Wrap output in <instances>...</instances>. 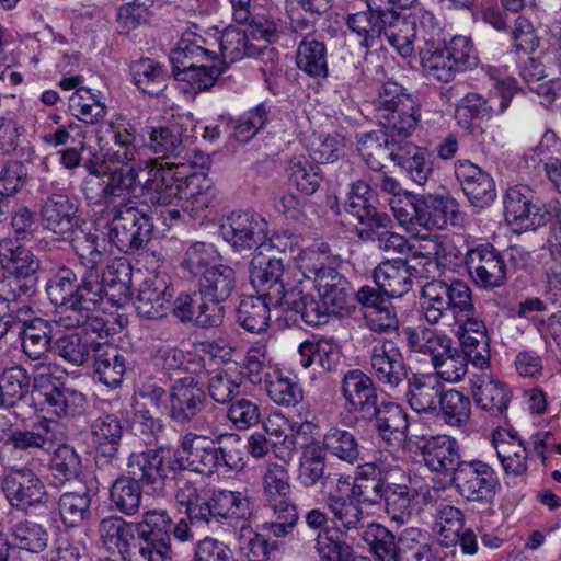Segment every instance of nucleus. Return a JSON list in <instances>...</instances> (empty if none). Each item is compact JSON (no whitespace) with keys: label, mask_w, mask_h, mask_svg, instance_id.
<instances>
[{"label":"nucleus","mask_w":561,"mask_h":561,"mask_svg":"<svg viewBox=\"0 0 561 561\" xmlns=\"http://www.w3.org/2000/svg\"><path fill=\"white\" fill-rule=\"evenodd\" d=\"M241 437L238 434H220L215 439L196 433H186L181 440L182 469L210 476L220 468H241Z\"/></svg>","instance_id":"f257e3e1"},{"label":"nucleus","mask_w":561,"mask_h":561,"mask_svg":"<svg viewBox=\"0 0 561 561\" xmlns=\"http://www.w3.org/2000/svg\"><path fill=\"white\" fill-rule=\"evenodd\" d=\"M445 250L443 243L433 241L426 253H414L416 264L401 259L381 262L374 271V282L386 297H402L411 290L413 278L428 277L437 268L438 257Z\"/></svg>","instance_id":"f03ea898"},{"label":"nucleus","mask_w":561,"mask_h":561,"mask_svg":"<svg viewBox=\"0 0 561 561\" xmlns=\"http://www.w3.org/2000/svg\"><path fill=\"white\" fill-rule=\"evenodd\" d=\"M371 105L379 124L392 138H407L414 131L420 110L416 100L394 81L385 82Z\"/></svg>","instance_id":"7ed1b4c3"},{"label":"nucleus","mask_w":561,"mask_h":561,"mask_svg":"<svg viewBox=\"0 0 561 561\" xmlns=\"http://www.w3.org/2000/svg\"><path fill=\"white\" fill-rule=\"evenodd\" d=\"M98 290L96 268L93 267L88 268L79 280L72 268L61 266L48 279L46 286L50 301L62 308L65 316L77 314L81 321L91 310Z\"/></svg>","instance_id":"20e7f679"},{"label":"nucleus","mask_w":561,"mask_h":561,"mask_svg":"<svg viewBox=\"0 0 561 561\" xmlns=\"http://www.w3.org/2000/svg\"><path fill=\"white\" fill-rule=\"evenodd\" d=\"M263 500L273 512L274 519L264 524V529L275 537L290 535L299 520L297 506L291 497L287 469L278 463L266 467L262 477Z\"/></svg>","instance_id":"39448f33"},{"label":"nucleus","mask_w":561,"mask_h":561,"mask_svg":"<svg viewBox=\"0 0 561 561\" xmlns=\"http://www.w3.org/2000/svg\"><path fill=\"white\" fill-rule=\"evenodd\" d=\"M137 182V170L129 163L123 164L104 173L100 179L84 181L83 194L87 199H95V203L103 204L110 214L136 206V202L131 199V193Z\"/></svg>","instance_id":"423d86ee"},{"label":"nucleus","mask_w":561,"mask_h":561,"mask_svg":"<svg viewBox=\"0 0 561 561\" xmlns=\"http://www.w3.org/2000/svg\"><path fill=\"white\" fill-rule=\"evenodd\" d=\"M172 519L165 510H150L135 524L139 552L134 561H173L170 526Z\"/></svg>","instance_id":"0eeeda50"},{"label":"nucleus","mask_w":561,"mask_h":561,"mask_svg":"<svg viewBox=\"0 0 561 561\" xmlns=\"http://www.w3.org/2000/svg\"><path fill=\"white\" fill-rule=\"evenodd\" d=\"M34 389L43 399L42 404L47 412L58 417L79 415L88 404L82 392L53 381L50 365L47 363L35 365Z\"/></svg>","instance_id":"6e6552de"},{"label":"nucleus","mask_w":561,"mask_h":561,"mask_svg":"<svg viewBox=\"0 0 561 561\" xmlns=\"http://www.w3.org/2000/svg\"><path fill=\"white\" fill-rule=\"evenodd\" d=\"M319 256L316 251H304L298 267L312 276L311 285L317 288L330 313L339 314L340 311L347 309V282L336 270L316 263Z\"/></svg>","instance_id":"1a4fd4ad"},{"label":"nucleus","mask_w":561,"mask_h":561,"mask_svg":"<svg viewBox=\"0 0 561 561\" xmlns=\"http://www.w3.org/2000/svg\"><path fill=\"white\" fill-rule=\"evenodd\" d=\"M110 214L112 222L107 238L121 252H136L150 241L153 224L144 210L129 206Z\"/></svg>","instance_id":"9d476101"},{"label":"nucleus","mask_w":561,"mask_h":561,"mask_svg":"<svg viewBox=\"0 0 561 561\" xmlns=\"http://www.w3.org/2000/svg\"><path fill=\"white\" fill-rule=\"evenodd\" d=\"M453 483L467 501L491 504L500 489V480L491 465L480 459L463 460L456 467Z\"/></svg>","instance_id":"9b49d317"},{"label":"nucleus","mask_w":561,"mask_h":561,"mask_svg":"<svg viewBox=\"0 0 561 561\" xmlns=\"http://www.w3.org/2000/svg\"><path fill=\"white\" fill-rule=\"evenodd\" d=\"M222 238L240 253L251 252L265 245L268 224L263 216L253 211H233L220 227Z\"/></svg>","instance_id":"f8f14e48"},{"label":"nucleus","mask_w":561,"mask_h":561,"mask_svg":"<svg viewBox=\"0 0 561 561\" xmlns=\"http://www.w3.org/2000/svg\"><path fill=\"white\" fill-rule=\"evenodd\" d=\"M91 442L95 449V465L99 469H119V448L124 435L122 420L112 413H103L91 422Z\"/></svg>","instance_id":"ddd939ff"},{"label":"nucleus","mask_w":561,"mask_h":561,"mask_svg":"<svg viewBox=\"0 0 561 561\" xmlns=\"http://www.w3.org/2000/svg\"><path fill=\"white\" fill-rule=\"evenodd\" d=\"M420 299L427 305L434 302L439 313L445 317L451 313L454 320L473 310L472 290L461 279L428 282L423 286Z\"/></svg>","instance_id":"4468645a"},{"label":"nucleus","mask_w":561,"mask_h":561,"mask_svg":"<svg viewBox=\"0 0 561 561\" xmlns=\"http://www.w3.org/2000/svg\"><path fill=\"white\" fill-rule=\"evenodd\" d=\"M168 415L180 426L190 425L207 404V397L201 381L185 376L173 381L168 394Z\"/></svg>","instance_id":"2eb2a0df"},{"label":"nucleus","mask_w":561,"mask_h":561,"mask_svg":"<svg viewBox=\"0 0 561 561\" xmlns=\"http://www.w3.org/2000/svg\"><path fill=\"white\" fill-rule=\"evenodd\" d=\"M180 170H185V165L169 162L148 165L147 178L140 184L146 202L154 207H168L179 201Z\"/></svg>","instance_id":"dca6fc26"},{"label":"nucleus","mask_w":561,"mask_h":561,"mask_svg":"<svg viewBox=\"0 0 561 561\" xmlns=\"http://www.w3.org/2000/svg\"><path fill=\"white\" fill-rule=\"evenodd\" d=\"M182 468V458L168 449L134 453L129 456L127 473L136 483L154 485Z\"/></svg>","instance_id":"f3484780"},{"label":"nucleus","mask_w":561,"mask_h":561,"mask_svg":"<svg viewBox=\"0 0 561 561\" xmlns=\"http://www.w3.org/2000/svg\"><path fill=\"white\" fill-rule=\"evenodd\" d=\"M465 263L472 280L480 288H497L507 280L504 256L491 244H480L468 250Z\"/></svg>","instance_id":"a211bd4d"},{"label":"nucleus","mask_w":561,"mask_h":561,"mask_svg":"<svg viewBox=\"0 0 561 561\" xmlns=\"http://www.w3.org/2000/svg\"><path fill=\"white\" fill-rule=\"evenodd\" d=\"M311 279L312 276L310 274L298 268L294 273V287L288 289L287 296H285V300L279 307H286L295 311L306 324L318 327L325 324L331 313L320 297L316 299L309 293V289L312 287Z\"/></svg>","instance_id":"6ab92c4d"},{"label":"nucleus","mask_w":561,"mask_h":561,"mask_svg":"<svg viewBox=\"0 0 561 561\" xmlns=\"http://www.w3.org/2000/svg\"><path fill=\"white\" fill-rule=\"evenodd\" d=\"M373 376L389 389L398 388L408 378V366L397 342L375 339L370 351Z\"/></svg>","instance_id":"aec40b11"},{"label":"nucleus","mask_w":561,"mask_h":561,"mask_svg":"<svg viewBox=\"0 0 561 561\" xmlns=\"http://www.w3.org/2000/svg\"><path fill=\"white\" fill-rule=\"evenodd\" d=\"M174 293L167 275L154 274L147 277L140 285L134 301L138 316L148 320L165 317L171 308Z\"/></svg>","instance_id":"412c9836"},{"label":"nucleus","mask_w":561,"mask_h":561,"mask_svg":"<svg viewBox=\"0 0 561 561\" xmlns=\"http://www.w3.org/2000/svg\"><path fill=\"white\" fill-rule=\"evenodd\" d=\"M454 174L463 194L478 208L490 206L495 197V183L491 175L470 160L459 159L454 163Z\"/></svg>","instance_id":"4be33fe9"},{"label":"nucleus","mask_w":561,"mask_h":561,"mask_svg":"<svg viewBox=\"0 0 561 561\" xmlns=\"http://www.w3.org/2000/svg\"><path fill=\"white\" fill-rule=\"evenodd\" d=\"M284 266L279 259H268L263 262L259 257L252 260L250 265V280L259 296L267 298L274 307H279L287 296L288 289L294 287V280H284Z\"/></svg>","instance_id":"5701e85b"},{"label":"nucleus","mask_w":561,"mask_h":561,"mask_svg":"<svg viewBox=\"0 0 561 561\" xmlns=\"http://www.w3.org/2000/svg\"><path fill=\"white\" fill-rule=\"evenodd\" d=\"M217 38H206L194 32H186L170 54L173 75L194 66L217 59Z\"/></svg>","instance_id":"b1692460"},{"label":"nucleus","mask_w":561,"mask_h":561,"mask_svg":"<svg viewBox=\"0 0 561 561\" xmlns=\"http://www.w3.org/2000/svg\"><path fill=\"white\" fill-rule=\"evenodd\" d=\"M363 420L370 422L378 437L388 446H396L405 440L409 430L408 415L397 403L378 402Z\"/></svg>","instance_id":"393cba45"},{"label":"nucleus","mask_w":561,"mask_h":561,"mask_svg":"<svg viewBox=\"0 0 561 561\" xmlns=\"http://www.w3.org/2000/svg\"><path fill=\"white\" fill-rule=\"evenodd\" d=\"M3 491L10 504L21 511H27L46 499L44 483L26 468L10 472L3 480Z\"/></svg>","instance_id":"a878e982"},{"label":"nucleus","mask_w":561,"mask_h":561,"mask_svg":"<svg viewBox=\"0 0 561 561\" xmlns=\"http://www.w3.org/2000/svg\"><path fill=\"white\" fill-rule=\"evenodd\" d=\"M504 214L507 222L524 230H535L546 224L547 213L533 203V193L527 186H514L506 191Z\"/></svg>","instance_id":"bb28decb"},{"label":"nucleus","mask_w":561,"mask_h":561,"mask_svg":"<svg viewBox=\"0 0 561 561\" xmlns=\"http://www.w3.org/2000/svg\"><path fill=\"white\" fill-rule=\"evenodd\" d=\"M420 222L421 227L445 229L447 226H460L463 221L459 203L449 193L421 194Z\"/></svg>","instance_id":"cd10ccee"},{"label":"nucleus","mask_w":561,"mask_h":561,"mask_svg":"<svg viewBox=\"0 0 561 561\" xmlns=\"http://www.w3.org/2000/svg\"><path fill=\"white\" fill-rule=\"evenodd\" d=\"M79 206L67 194L51 193L43 202L39 215L44 229L59 236L75 232Z\"/></svg>","instance_id":"c85d7f7f"},{"label":"nucleus","mask_w":561,"mask_h":561,"mask_svg":"<svg viewBox=\"0 0 561 561\" xmlns=\"http://www.w3.org/2000/svg\"><path fill=\"white\" fill-rule=\"evenodd\" d=\"M341 393L345 400V410L358 414L362 419L378 403L373 379L360 369H352L344 375Z\"/></svg>","instance_id":"c756f323"},{"label":"nucleus","mask_w":561,"mask_h":561,"mask_svg":"<svg viewBox=\"0 0 561 561\" xmlns=\"http://www.w3.org/2000/svg\"><path fill=\"white\" fill-rule=\"evenodd\" d=\"M470 389L476 405L491 416H500L507 410L511 391L507 385L492 375H474L470 379Z\"/></svg>","instance_id":"7c9ffc66"},{"label":"nucleus","mask_w":561,"mask_h":561,"mask_svg":"<svg viewBox=\"0 0 561 561\" xmlns=\"http://www.w3.org/2000/svg\"><path fill=\"white\" fill-rule=\"evenodd\" d=\"M493 445L503 471L513 477H520L528 469V451L517 432L499 428L493 433Z\"/></svg>","instance_id":"2f4dec72"},{"label":"nucleus","mask_w":561,"mask_h":561,"mask_svg":"<svg viewBox=\"0 0 561 561\" xmlns=\"http://www.w3.org/2000/svg\"><path fill=\"white\" fill-rule=\"evenodd\" d=\"M110 136L117 149L114 151V159L128 164L136 160L138 154L137 134L134 124L125 117L118 116L115 119L102 123L98 129V137L101 141Z\"/></svg>","instance_id":"473e14b6"},{"label":"nucleus","mask_w":561,"mask_h":561,"mask_svg":"<svg viewBox=\"0 0 561 561\" xmlns=\"http://www.w3.org/2000/svg\"><path fill=\"white\" fill-rule=\"evenodd\" d=\"M370 186L363 180L351 185L345 201V210L367 227L390 228L391 218L388 214L378 211L370 202Z\"/></svg>","instance_id":"72a5a7b5"},{"label":"nucleus","mask_w":561,"mask_h":561,"mask_svg":"<svg viewBox=\"0 0 561 561\" xmlns=\"http://www.w3.org/2000/svg\"><path fill=\"white\" fill-rule=\"evenodd\" d=\"M93 368L98 379L107 387H118L126 373V359L118 346L107 341L93 343Z\"/></svg>","instance_id":"f704fd0d"},{"label":"nucleus","mask_w":561,"mask_h":561,"mask_svg":"<svg viewBox=\"0 0 561 561\" xmlns=\"http://www.w3.org/2000/svg\"><path fill=\"white\" fill-rule=\"evenodd\" d=\"M390 481L389 474L375 463H365L358 467L354 483L351 489L352 497L356 499L359 503L368 505L380 504L388 491Z\"/></svg>","instance_id":"c9c22d12"},{"label":"nucleus","mask_w":561,"mask_h":561,"mask_svg":"<svg viewBox=\"0 0 561 561\" xmlns=\"http://www.w3.org/2000/svg\"><path fill=\"white\" fill-rule=\"evenodd\" d=\"M213 508L218 524L245 525L253 512V503L245 492L230 490H214Z\"/></svg>","instance_id":"e433bc0d"},{"label":"nucleus","mask_w":561,"mask_h":561,"mask_svg":"<svg viewBox=\"0 0 561 561\" xmlns=\"http://www.w3.org/2000/svg\"><path fill=\"white\" fill-rule=\"evenodd\" d=\"M383 19L382 35L400 56L410 57L414 51V41L420 39L415 18L400 15L393 9H386Z\"/></svg>","instance_id":"4c0bfd02"},{"label":"nucleus","mask_w":561,"mask_h":561,"mask_svg":"<svg viewBox=\"0 0 561 561\" xmlns=\"http://www.w3.org/2000/svg\"><path fill=\"white\" fill-rule=\"evenodd\" d=\"M408 379L405 393L410 407L417 413L437 411L444 387L433 374H413Z\"/></svg>","instance_id":"58836bf2"},{"label":"nucleus","mask_w":561,"mask_h":561,"mask_svg":"<svg viewBox=\"0 0 561 561\" xmlns=\"http://www.w3.org/2000/svg\"><path fill=\"white\" fill-rule=\"evenodd\" d=\"M16 331L22 345L23 353L31 359L46 363L50 348L51 329L48 321L41 318L25 316L24 322Z\"/></svg>","instance_id":"ea45409f"},{"label":"nucleus","mask_w":561,"mask_h":561,"mask_svg":"<svg viewBox=\"0 0 561 561\" xmlns=\"http://www.w3.org/2000/svg\"><path fill=\"white\" fill-rule=\"evenodd\" d=\"M324 507L337 534L348 537L364 528V511L354 497L329 494Z\"/></svg>","instance_id":"a19ab883"},{"label":"nucleus","mask_w":561,"mask_h":561,"mask_svg":"<svg viewBox=\"0 0 561 561\" xmlns=\"http://www.w3.org/2000/svg\"><path fill=\"white\" fill-rule=\"evenodd\" d=\"M402 332L409 350L430 356L432 363L450 352L451 339L426 325L405 327Z\"/></svg>","instance_id":"79ce46f5"},{"label":"nucleus","mask_w":561,"mask_h":561,"mask_svg":"<svg viewBox=\"0 0 561 561\" xmlns=\"http://www.w3.org/2000/svg\"><path fill=\"white\" fill-rule=\"evenodd\" d=\"M296 65L299 70L312 79H327L329 77V64L324 42L305 36L297 47Z\"/></svg>","instance_id":"37998d69"},{"label":"nucleus","mask_w":561,"mask_h":561,"mask_svg":"<svg viewBox=\"0 0 561 561\" xmlns=\"http://www.w3.org/2000/svg\"><path fill=\"white\" fill-rule=\"evenodd\" d=\"M386 10H373L350 14L346 19V25L359 41V46L369 50L381 43L382 30L385 27Z\"/></svg>","instance_id":"c03bdc74"},{"label":"nucleus","mask_w":561,"mask_h":561,"mask_svg":"<svg viewBox=\"0 0 561 561\" xmlns=\"http://www.w3.org/2000/svg\"><path fill=\"white\" fill-rule=\"evenodd\" d=\"M425 465L435 472L454 470L459 460L457 442L449 436H433L422 447Z\"/></svg>","instance_id":"a18cd8bd"},{"label":"nucleus","mask_w":561,"mask_h":561,"mask_svg":"<svg viewBox=\"0 0 561 561\" xmlns=\"http://www.w3.org/2000/svg\"><path fill=\"white\" fill-rule=\"evenodd\" d=\"M185 131L179 123L151 128L147 147L160 158L179 157L186 147Z\"/></svg>","instance_id":"49530a36"},{"label":"nucleus","mask_w":561,"mask_h":561,"mask_svg":"<svg viewBox=\"0 0 561 561\" xmlns=\"http://www.w3.org/2000/svg\"><path fill=\"white\" fill-rule=\"evenodd\" d=\"M272 302L262 296H247L237 308V322L248 332L261 334L271 321Z\"/></svg>","instance_id":"de8ad7c7"},{"label":"nucleus","mask_w":561,"mask_h":561,"mask_svg":"<svg viewBox=\"0 0 561 561\" xmlns=\"http://www.w3.org/2000/svg\"><path fill=\"white\" fill-rule=\"evenodd\" d=\"M219 49L224 59L230 62L242 59L243 57H259L270 55L273 49L267 46L257 47L249 42V35L237 28H226L217 39L216 49Z\"/></svg>","instance_id":"09e8293b"},{"label":"nucleus","mask_w":561,"mask_h":561,"mask_svg":"<svg viewBox=\"0 0 561 561\" xmlns=\"http://www.w3.org/2000/svg\"><path fill=\"white\" fill-rule=\"evenodd\" d=\"M68 107L73 117L85 124L101 123L107 114L101 93L85 87L78 88L70 95Z\"/></svg>","instance_id":"8fccbe9b"},{"label":"nucleus","mask_w":561,"mask_h":561,"mask_svg":"<svg viewBox=\"0 0 561 561\" xmlns=\"http://www.w3.org/2000/svg\"><path fill=\"white\" fill-rule=\"evenodd\" d=\"M167 391L156 383H146L137 392L136 412L151 431L160 427V415L165 408Z\"/></svg>","instance_id":"3c124183"},{"label":"nucleus","mask_w":561,"mask_h":561,"mask_svg":"<svg viewBox=\"0 0 561 561\" xmlns=\"http://www.w3.org/2000/svg\"><path fill=\"white\" fill-rule=\"evenodd\" d=\"M9 534L12 547L31 553L44 551L49 541V533L46 527L30 519L14 523L10 527Z\"/></svg>","instance_id":"603ef678"},{"label":"nucleus","mask_w":561,"mask_h":561,"mask_svg":"<svg viewBox=\"0 0 561 561\" xmlns=\"http://www.w3.org/2000/svg\"><path fill=\"white\" fill-rule=\"evenodd\" d=\"M333 0H284V9L294 31L313 28L317 20L332 5Z\"/></svg>","instance_id":"864d4df0"},{"label":"nucleus","mask_w":561,"mask_h":561,"mask_svg":"<svg viewBox=\"0 0 561 561\" xmlns=\"http://www.w3.org/2000/svg\"><path fill=\"white\" fill-rule=\"evenodd\" d=\"M55 439L53 422L42 419L32 425L30 430H12L8 444L19 450L47 449L51 447Z\"/></svg>","instance_id":"5fc2aeb1"},{"label":"nucleus","mask_w":561,"mask_h":561,"mask_svg":"<svg viewBox=\"0 0 561 561\" xmlns=\"http://www.w3.org/2000/svg\"><path fill=\"white\" fill-rule=\"evenodd\" d=\"M322 445L323 451L348 465L356 463L360 458L358 439L347 430L330 427L323 436Z\"/></svg>","instance_id":"6e6d98bb"},{"label":"nucleus","mask_w":561,"mask_h":561,"mask_svg":"<svg viewBox=\"0 0 561 561\" xmlns=\"http://www.w3.org/2000/svg\"><path fill=\"white\" fill-rule=\"evenodd\" d=\"M131 75L138 89L149 95L162 92L169 78L165 67L151 58H141L133 62Z\"/></svg>","instance_id":"4d7b16f0"},{"label":"nucleus","mask_w":561,"mask_h":561,"mask_svg":"<svg viewBox=\"0 0 561 561\" xmlns=\"http://www.w3.org/2000/svg\"><path fill=\"white\" fill-rule=\"evenodd\" d=\"M363 539L377 561H402L398 537L386 526L369 524L364 530Z\"/></svg>","instance_id":"13d9d810"},{"label":"nucleus","mask_w":561,"mask_h":561,"mask_svg":"<svg viewBox=\"0 0 561 561\" xmlns=\"http://www.w3.org/2000/svg\"><path fill=\"white\" fill-rule=\"evenodd\" d=\"M199 293L203 297L226 300L236 287V273L228 265L206 268L199 278Z\"/></svg>","instance_id":"bf43d9fd"},{"label":"nucleus","mask_w":561,"mask_h":561,"mask_svg":"<svg viewBox=\"0 0 561 561\" xmlns=\"http://www.w3.org/2000/svg\"><path fill=\"white\" fill-rule=\"evenodd\" d=\"M447 53L438 44L420 47L421 64L427 78L447 83L460 71Z\"/></svg>","instance_id":"052dcab7"},{"label":"nucleus","mask_w":561,"mask_h":561,"mask_svg":"<svg viewBox=\"0 0 561 561\" xmlns=\"http://www.w3.org/2000/svg\"><path fill=\"white\" fill-rule=\"evenodd\" d=\"M417 497L415 490L408 484L392 482L386 491L383 499L386 513L391 522L401 526L408 523L412 517V502Z\"/></svg>","instance_id":"680f3d73"},{"label":"nucleus","mask_w":561,"mask_h":561,"mask_svg":"<svg viewBox=\"0 0 561 561\" xmlns=\"http://www.w3.org/2000/svg\"><path fill=\"white\" fill-rule=\"evenodd\" d=\"M389 133L371 131L358 138V153L373 171L380 172L385 167L383 162L393 156L389 150Z\"/></svg>","instance_id":"e2e57ef3"},{"label":"nucleus","mask_w":561,"mask_h":561,"mask_svg":"<svg viewBox=\"0 0 561 561\" xmlns=\"http://www.w3.org/2000/svg\"><path fill=\"white\" fill-rule=\"evenodd\" d=\"M31 378L21 366H12L0 375V408L14 407L30 391Z\"/></svg>","instance_id":"0e129e2a"},{"label":"nucleus","mask_w":561,"mask_h":561,"mask_svg":"<svg viewBox=\"0 0 561 561\" xmlns=\"http://www.w3.org/2000/svg\"><path fill=\"white\" fill-rule=\"evenodd\" d=\"M59 514L67 527H77L91 516V494L87 489L66 492L59 497Z\"/></svg>","instance_id":"69168bd1"},{"label":"nucleus","mask_w":561,"mask_h":561,"mask_svg":"<svg viewBox=\"0 0 561 561\" xmlns=\"http://www.w3.org/2000/svg\"><path fill=\"white\" fill-rule=\"evenodd\" d=\"M438 408L440 417L447 425L463 427L470 421L471 400L456 389L444 391Z\"/></svg>","instance_id":"338daca9"},{"label":"nucleus","mask_w":561,"mask_h":561,"mask_svg":"<svg viewBox=\"0 0 561 561\" xmlns=\"http://www.w3.org/2000/svg\"><path fill=\"white\" fill-rule=\"evenodd\" d=\"M402 561H432L433 550L426 531L417 527L404 528L398 536Z\"/></svg>","instance_id":"774afa93"}]
</instances>
